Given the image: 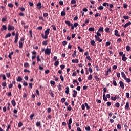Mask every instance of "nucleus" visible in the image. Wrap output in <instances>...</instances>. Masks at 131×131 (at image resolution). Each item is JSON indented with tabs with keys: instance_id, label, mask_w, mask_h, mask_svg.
I'll return each mask as SVG.
<instances>
[{
	"instance_id": "7",
	"label": "nucleus",
	"mask_w": 131,
	"mask_h": 131,
	"mask_svg": "<svg viewBox=\"0 0 131 131\" xmlns=\"http://www.w3.org/2000/svg\"><path fill=\"white\" fill-rule=\"evenodd\" d=\"M129 25H131V22L129 21L127 23H126L124 26L123 27L124 28H126V27H127L128 26H129Z\"/></svg>"
},
{
	"instance_id": "24",
	"label": "nucleus",
	"mask_w": 131,
	"mask_h": 131,
	"mask_svg": "<svg viewBox=\"0 0 131 131\" xmlns=\"http://www.w3.org/2000/svg\"><path fill=\"white\" fill-rule=\"evenodd\" d=\"M72 63H78V62H79V60L77 59H73L72 60Z\"/></svg>"
},
{
	"instance_id": "13",
	"label": "nucleus",
	"mask_w": 131,
	"mask_h": 131,
	"mask_svg": "<svg viewBox=\"0 0 131 131\" xmlns=\"http://www.w3.org/2000/svg\"><path fill=\"white\" fill-rule=\"evenodd\" d=\"M121 74L122 77L124 78V79L126 78V76L125 75V74H124V72H121Z\"/></svg>"
},
{
	"instance_id": "48",
	"label": "nucleus",
	"mask_w": 131,
	"mask_h": 131,
	"mask_svg": "<svg viewBox=\"0 0 131 131\" xmlns=\"http://www.w3.org/2000/svg\"><path fill=\"white\" fill-rule=\"evenodd\" d=\"M33 116H34V114H32L30 115V118L31 120H32V119H33Z\"/></svg>"
},
{
	"instance_id": "54",
	"label": "nucleus",
	"mask_w": 131,
	"mask_h": 131,
	"mask_svg": "<svg viewBox=\"0 0 131 131\" xmlns=\"http://www.w3.org/2000/svg\"><path fill=\"white\" fill-rule=\"evenodd\" d=\"M71 4H76V0H71Z\"/></svg>"
},
{
	"instance_id": "61",
	"label": "nucleus",
	"mask_w": 131,
	"mask_h": 131,
	"mask_svg": "<svg viewBox=\"0 0 131 131\" xmlns=\"http://www.w3.org/2000/svg\"><path fill=\"white\" fill-rule=\"evenodd\" d=\"M106 105H107V106H108V107H109L110 106H111V102H107L106 103Z\"/></svg>"
},
{
	"instance_id": "6",
	"label": "nucleus",
	"mask_w": 131,
	"mask_h": 131,
	"mask_svg": "<svg viewBox=\"0 0 131 131\" xmlns=\"http://www.w3.org/2000/svg\"><path fill=\"white\" fill-rule=\"evenodd\" d=\"M122 57V61H123V62H125V61H126V60H127V58L125 56V54L123 55Z\"/></svg>"
},
{
	"instance_id": "8",
	"label": "nucleus",
	"mask_w": 131,
	"mask_h": 131,
	"mask_svg": "<svg viewBox=\"0 0 131 131\" xmlns=\"http://www.w3.org/2000/svg\"><path fill=\"white\" fill-rule=\"evenodd\" d=\"M45 55H50V49L47 48L46 50H45Z\"/></svg>"
},
{
	"instance_id": "17",
	"label": "nucleus",
	"mask_w": 131,
	"mask_h": 131,
	"mask_svg": "<svg viewBox=\"0 0 131 131\" xmlns=\"http://www.w3.org/2000/svg\"><path fill=\"white\" fill-rule=\"evenodd\" d=\"M18 38H19V37H18V35H15V39L14 41V42L15 43H17L18 42Z\"/></svg>"
},
{
	"instance_id": "5",
	"label": "nucleus",
	"mask_w": 131,
	"mask_h": 131,
	"mask_svg": "<svg viewBox=\"0 0 131 131\" xmlns=\"http://www.w3.org/2000/svg\"><path fill=\"white\" fill-rule=\"evenodd\" d=\"M115 35L118 37H120V34L118 33V30H115Z\"/></svg>"
},
{
	"instance_id": "32",
	"label": "nucleus",
	"mask_w": 131,
	"mask_h": 131,
	"mask_svg": "<svg viewBox=\"0 0 131 131\" xmlns=\"http://www.w3.org/2000/svg\"><path fill=\"white\" fill-rule=\"evenodd\" d=\"M113 84L115 86H117V83L116 82V81L115 80H113Z\"/></svg>"
},
{
	"instance_id": "14",
	"label": "nucleus",
	"mask_w": 131,
	"mask_h": 131,
	"mask_svg": "<svg viewBox=\"0 0 131 131\" xmlns=\"http://www.w3.org/2000/svg\"><path fill=\"white\" fill-rule=\"evenodd\" d=\"M90 43L91 45V46H93V47H95V46H96L95 43L96 42H95V40H92L91 41Z\"/></svg>"
},
{
	"instance_id": "1",
	"label": "nucleus",
	"mask_w": 131,
	"mask_h": 131,
	"mask_svg": "<svg viewBox=\"0 0 131 131\" xmlns=\"http://www.w3.org/2000/svg\"><path fill=\"white\" fill-rule=\"evenodd\" d=\"M50 33V29H47L46 31L45 32V35L43 33H42L41 34L42 38L44 39H46V38H48V35Z\"/></svg>"
},
{
	"instance_id": "53",
	"label": "nucleus",
	"mask_w": 131,
	"mask_h": 131,
	"mask_svg": "<svg viewBox=\"0 0 131 131\" xmlns=\"http://www.w3.org/2000/svg\"><path fill=\"white\" fill-rule=\"evenodd\" d=\"M19 9L20 10V11H21V12H24L25 11V9L23 7L19 8Z\"/></svg>"
},
{
	"instance_id": "55",
	"label": "nucleus",
	"mask_w": 131,
	"mask_h": 131,
	"mask_svg": "<svg viewBox=\"0 0 131 131\" xmlns=\"http://www.w3.org/2000/svg\"><path fill=\"white\" fill-rule=\"evenodd\" d=\"M60 68L62 70H63V69H64V68H65V66L64 64H62L60 66Z\"/></svg>"
},
{
	"instance_id": "2",
	"label": "nucleus",
	"mask_w": 131,
	"mask_h": 131,
	"mask_svg": "<svg viewBox=\"0 0 131 131\" xmlns=\"http://www.w3.org/2000/svg\"><path fill=\"white\" fill-rule=\"evenodd\" d=\"M14 29H15V27L14 26H11V25H8V30H9V31H11V30H14Z\"/></svg>"
},
{
	"instance_id": "39",
	"label": "nucleus",
	"mask_w": 131,
	"mask_h": 131,
	"mask_svg": "<svg viewBox=\"0 0 131 131\" xmlns=\"http://www.w3.org/2000/svg\"><path fill=\"white\" fill-rule=\"evenodd\" d=\"M117 127L118 129H121V124H118Z\"/></svg>"
},
{
	"instance_id": "31",
	"label": "nucleus",
	"mask_w": 131,
	"mask_h": 131,
	"mask_svg": "<svg viewBox=\"0 0 131 131\" xmlns=\"http://www.w3.org/2000/svg\"><path fill=\"white\" fill-rule=\"evenodd\" d=\"M11 36V33H8L5 36V38H7L8 37H10Z\"/></svg>"
},
{
	"instance_id": "57",
	"label": "nucleus",
	"mask_w": 131,
	"mask_h": 131,
	"mask_svg": "<svg viewBox=\"0 0 131 131\" xmlns=\"http://www.w3.org/2000/svg\"><path fill=\"white\" fill-rule=\"evenodd\" d=\"M105 30L106 32H110L109 31L110 30V29L109 28H106L105 29Z\"/></svg>"
},
{
	"instance_id": "63",
	"label": "nucleus",
	"mask_w": 131,
	"mask_h": 131,
	"mask_svg": "<svg viewBox=\"0 0 131 131\" xmlns=\"http://www.w3.org/2000/svg\"><path fill=\"white\" fill-rule=\"evenodd\" d=\"M62 45H63V46H66V45H67V41H63L62 42Z\"/></svg>"
},
{
	"instance_id": "21",
	"label": "nucleus",
	"mask_w": 131,
	"mask_h": 131,
	"mask_svg": "<svg viewBox=\"0 0 131 131\" xmlns=\"http://www.w3.org/2000/svg\"><path fill=\"white\" fill-rule=\"evenodd\" d=\"M65 23H66V24H67V25H68V26H71V25H72V24H71V23H70V22L69 21H68V20L66 21H65Z\"/></svg>"
},
{
	"instance_id": "51",
	"label": "nucleus",
	"mask_w": 131,
	"mask_h": 131,
	"mask_svg": "<svg viewBox=\"0 0 131 131\" xmlns=\"http://www.w3.org/2000/svg\"><path fill=\"white\" fill-rule=\"evenodd\" d=\"M119 55L120 56H121V57H122V56H123V55H124V54H123V52H120L119 53Z\"/></svg>"
},
{
	"instance_id": "19",
	"label": "nucleus",
	"mask_w": 131,
	"mask_h": 131,
	"mask_svg": "<svg viewBox=\"0 0 131 131\" xmlns=\"http://www.w3.org/2000/svg\"><path fill=\"white\" fill-rule=\"evenodd\" d=\"M11 104L13 106V107H15V106H16V102L15 101V100H12L11 101Z\"/></svg>"
},
{
	"instance_id": "9",
	"label": "nucleus",
	"mask_w": 131,
	"mask_h": 131,
	"mask_svg": "<svg viewBox=\"0 0 131 131\" xmlns=\"http://www.w3.org/2000/svg\"><path fill=\"white\" fill-rule=\"evenodd\" d=\"M73 97L74 98H76V96H77V91H76V90H74L73 91Z\"/></svg>"
},
{
	"instance_id": "60",
	"label": "nucleus",
	"mask_w": 131,
	"mask_h": 131,
	"mask_svg": "<svg viewBox=\"0 0 131 131\" xmlns=\"http://www.w3.org/2000/svg\"><path fill=\"white\" fill-rule=\"evenodd\" d=\"M75 28L77 27L78 26V23H75L73 25Z\"/></svg>"
},
{
	"instance_id": "33",
	"label": "nucleus",
	"mask_w": 131,
	"mask_h": 131,
	"mask_svg": "<svg viewBox=\"0 0 131 131\" xmlns=\"http://www.w3.org/2000/svg\"><path fill=\"white\" fill-rule=\"evenodd\" d=\"M72 56L73 58H75V57H76V51H75L74 52V53L72 54Z\"/></svg>"
},
{
	"instance_id": "11",
	"label": "nucleus",
	"mask_w": 131,
	"mask_h": 131,
	"mask_svg": "<svg viewBox=\"0 0 131 131\" xmlns=\"http://www.w3.org/2000/svg\"><path fill=\"white\" fill-rule=\"evenodd\" d=\"M1 31H4V30H7V26L6 25H3L2 28L1 29Z\"/></svg>"
},
{
	"instance_id": "50",
	"label": "nucleus",
	"mask_w": 131,
	"mask_h": 131,
	"mask_svg": "<svg viewBox=\"0 0 131 131\" xmlns=\"http://www.w3.org/2000/svg\"><path fill=\"white\" fill-rule=\"evenodd\" d=\"M106 92H107V88L104 87L103 88V93H104V94H106Z\"/></svg>"
},
{
	"instance_id": "15",
	"label": "nucleus",
	"mask_w": 131,
	"mask_h": 131,
	"mask_svg": "<svg viewBox=\"0 0 131 131\" xmlns=\"http://www.w3.org/2000/svg\"><path fill=\"white\" fill-rule=\"evenodd\" d=\"M124 80H126V82H128V83H129V82H131V80L130 78H125Z\"/></svg>"
},
{
	"instance_id": "30",
	"label": "nucleus",
	"mask_w": 131,
	"mask_h": 131,
	"mask_svg": "<svg viewBox=\"0 0 131 131\" xmlns=\"http://www.w3.org/2000/svg\"><path fill=\"white\" fill-rule=\"evenodd\" d=\"M61 16H66V12H65V11L61 12Z\"/></svg>"
},
{
	"instance_id": "52",
	"label": "nucleus",
	"mask_w": 131,
	"mask_h": 131,
	"mask_svg": "<svg viewBox=\"0 0 131 131\" xmlns=\"http://www.w3.org/2000/svg\"><path fill=\"white\" fill-rule=\"evenodd\" d=\"M67 109H68V110H69V111H71V110H72V107H71V106H69L67 107Z\"/></svg>"
},
{
	"instance_id": "22",
	"label": "nucleus",
	"mask_w": 131,
	"mask_h": 131,
	"mask_svg": "<svg viewBox=\"0 0 131 131\" xmlns=\"http://www.w3.org/2000/svg\"><path fill=\"white\" fill-rule=\"evenodd\" d=\"M93 79V75L92 74L89 75V77H88V80H92Z\"/></svg>"
},
{
	"instance_id": "45",
	"label": "nucleus",
	"mask_w": 131,
	"mask_h": 131,
	"mask_svg": "<svg viewBox=\"0 0 131 131\" xmlns=\"http://www.w3.org/2000/svg\"><path fill=\"white\" fill-rule=\"evenodd\" d=\"M61 102L62 103H65L66 101V98H62L61 100Z\"/></svg>"
},
{
	"instance_id": "28",
	"label": "nucleus",
	"mask_w": 131,
	"mask_h": 131,
	"mask_svg": "<svg viewBox=\"0 0 131 131\" xmlns=\"http://www.w3.org/2000/svg\"><path fill=\"white\" fill-rule=\"evenodd\" d=\"M126 50L127 52H129V51H130V47L129 46H127Z\"/></svg>"
},
{
	"instance_id": "29",
	"label": "nucleus",
	"mask_w": 131,
	"mask_h": 131,
	"mask_svg": "<svg viewBox=\"0 0 131 131\" xmlns=\"http://www.w3.org/2000/svg\"><path fill=\"white\" fill-rule=\"evenodd\" d=\"M85 130H87V131H91V127L90 126H86L85 127Z\"/></svg>"
},
{
	"instance_id": "10",
	"label": "nucleus",
	"mask_w": 131,
	"mask_h": 131,
	"mask_svg": "<svg viewBox=\"0 0 131 131\" xmlns=\"http://www.w3.org/2000/svg\"><path fill=\"white\" fill-rule=\"evenodd\" d=\"M98 31L101 33H102V32H104V28L103 27H100Z\"/></svg>"
},
{
	"instance_id": "41",
	"label": "nucleus",
	"mask_w": 131,
	"mask_h": 131,
	"mask_svg": "<svg viewBox=\"0 0 131 131\" xmlns=\"http://www.w3.org/2000/svg\"><path fill=\"white\" fill-rule=\"evenodd\" d=\"M94 78L96 79V81H99V80H100V78L98 77L97 76H95Z\"/></svg>"
},
{
	"instance_id": "40",
	"label": "nucleus",
	"mask_w": 131,
	"mask_h": 131,
	"mask_svg": "<svg viewBox=\"0 0 131 131\" xmlns=\"http://www.w3.org/2000/svg\"><path fill=\"white\" fill-rule=\"evenodd\" d=\"M85 106L86 107L87 110H89L90 109V106H89V104H88L87 103H85Z\"/></svg>"
},
{
	"instance_id": "25",
	"label": "nucleus",
	"mask_w": 131,
	"mask_h": 131,
	"mask_svg": "<svg viewBox=\"0 0 131 131\" xmlns=\"http://www.w3.org/2000/svg\"><path fill=\"white\" fill-rule=\"evenodd\" d=\"M102 35V34H101L100 32H99L98 31L96 33V35L95 36H101Z\"/></svg>"
},
{
	"instance_id": "4",
	"label": "nucleus",
	"mask_w": 131,
	"mask_h": 131,
	"mask_svg": "<svg viewBox=\"0 0 131 131\" xmlns=\"http://www.w3.org/2000/svg\"><path fill=\"white\" fill-rule=\"evenodd\" d=\"M129 109V102H127L125 106V110H128Z\"/></svg>"
},
{
	"instance_id": "47",
	"label": "nucleus",
	"mask_w": 131,
	"mask_h": 131,
	"mask_svg": "<svg viewBox=\"0 0 131 131\" xmlns=\"http://www.w3.org/2000/svg\"><path fill=\"white\" fill-rule=\"evenodd\" d=\"M8 7H9V8H13V7H14V5L12 4V3H9L8 4Z\"/></svg>"
},
{
	"instance_id": "58",
	"label": "nucleus",
	"mask_w": 131,
	"mask_h": 131,
	"mask_svg": "<svg viewBox=\"0 0 131 131\" xmlns=\"http://www.w3.org/2000/svg\"><path fill=\"white\" fill-rule=\"evenodd\" d=\"M6 85H7V83H6V82L2 83V86H4V88H5V86H6Z\"/></svg>"
},
{
	"instance_id": "38",
	"label": "nucleus",
	"mask_w": 131,
	"mask_h": 131,
	"mask_svg": "<svg viewBox=\"0 0 131 131\" xmlns=\"http://www.w3.org/2000/svg\"><path fill=\"white\" fill-rule=\"evenodd\" d=\"M123 18H124L125 20H128V19H129V16H123Z\"/></svg>"
},
{
	"instance_id": "56",
	"label": "nucleus",
	"mask_w": 131,
	"mask_h": 131,
	"mask_svg": "<svg viewBox=\"0 0 131 131\" xmlns=\"http://www.w3.org/2000/svg\"><path fill=\"white\" fill-rule=\"evenodd\" d=\"M117 42H118V43H120L121 42V38H119L118 39V40H117Z\"/></svg>"
},
{
	"instance_id": "18",
	"label": "nucleus",
	"mask_w": 131,
	"mask_h": 131,
	"mask_svg": "<svg viewBox=\"0 0 131 131\" xmlns=\"http://www.w3.org/2000/svg\"><path fill=\"white\" fill-rule=\"evenodd\" d=\"M59 63H60V61H59V60H56L54 63V66H55V67H57V66L59 65Z\"/></svg>"
},
{
	"instance_id": "44",
	"label": "nucleus",
	"mask_w": 131,
	"mask_h": 131,
	"mask_svg": "<svg viewBox=\"0 0 131 131\" xmlns=\"http://www.w3.org/2000/svg\"><path fill=\"white\" fill-rule=\"evenodd\" d=\"M98 10H100L102 11V10H104V7L100 6L98 7Z\"/></svg>"
},
{
	"instance_id": "20",
	"label": "nucleus",
	"mask_w": 131,
	"mask_h": 131,
	"mask_svg": "<svg viewBox=\"0 0 131 131\" xmlns=\"http://www.w3.org/2000/svg\"><path fill=\"white\" fill-rule=\"evenodd\" d=\"M88 30H89V31H93V32H94V31H95V28H94V27H90V28H89Z\"/></svg>"
},
{
	"instance_id": "12",
	"label": "nucleus",
	"mask_w": 131,
	"mask_h": 131,
	"mask_svg": "<svg viewBox=\"0 0 131 131\" xmlns=\"http://www.w3.org/2000/svg\"><path fill=\"white\" fill-rule=\"evenodd\" d=\"M37 7L39 10L41 9V3L40 2L37 4Z\"/></svg>"
},
{
	"instance_id": "27",
	"label": "nucleus",
	"mask_w": 131,
	"mask_h": 131,
	"mask_svg": "<svg viewBox=\"0 0 131 131\" xmlns=\"http://www.w3.org/2000/svg\"><path fill=\"white\" fill-rule=\"evenodd\" d=\"M72 124V119L71 118H70L69 120V122H68V124L71 125Z\"/></svg>"
},
{
	"instance_id": "36",
	"label": "nucleus",
	"mask_w": 131,
	"mask_h": 131,
	"mask_svg": "<svg viewBox=\"0 0 131 131\" xmlns=\"http://www.w3.org/2000/svg\"><path fill=\"white\" fill-rule=\"evenodd\" d=\"M17 81H19V82L22 81V78H21V77L19 76L18 77V78L17 79Z\"/></svg>"
},
{
	"instance_id": "26",
	"label": "nucleus",
	"mask_w": 131,
	"mask_h": 131,
	"mask_svg": "<svg viewBox=\"0 0 131 131\" xmlns=\"http://www.w3.org/2000/svg\"><path fill=\"white\" fill-rule=\"evenodd\" d=\"M66 93L67 95H68V94H69V87H68V86L66 87Z\"/></svg>"
},
{
	"instance_id": "3",
	"label": "nucleus",
	"mask_w": 131,
	"mask_h": 131,
	"mask_svg": "<svg viewBox=\"0 0 131 131\" xmlns=\"http://www.w3.org/2000/svg\"><path fill=\"white\" fill-rule=\"evenodd\" d=\"M119 83L120 86L121 87V89H122V90H123V89H124V83L122 82V81H120L119 82Z\"/></svg>"
},
{
	"instance_id": "46",
	"label": "nucleus",
	"mask_w": 131,
	"mask_h": 131,
	"mask_svg": "<svg viewBox=\"0 0 131 131\" xmlns=\"http://www.w3.org/2000/svg\"><path fill=\"white\" fill-rule=\"evenodd\" d=\"M101 15H100V13H96L95 14V18H97V17H100Z\"/></svg>"
},
{
	"instance_id": "35",
	"label": "nucleus",
	"mask_w": 131,
	"mask_h": 131,
	"mask_svg": "<svg viewBox=\"0 0 131 131\" xmlns=\"http://www.w3.org/2000/svg\"><path fill=\"white\" fill-rule=\"evenodd\" d=\"M115 106H116V107H117V108H119V106H120V104L119 103V102H117L115 104Z\"/></svg>"
},
{
	"instance_id": "37",
	"label": "nucleus",
	"mask_w": 131,
	"mask_h": 131,
	"mask_svg": "<svg viewBox=\"0 0 131 131\" xmlns=\"http://www.w3.org/2000/svg\"><path fill=\"white\" fill-rule=\"evenodd\" d=\"M95 39L97 40V41H98V40L100 39V37L99 36H96L95 35Z\"/></svg>"
},
{
	"instance_id": "64",
	"label": "nucleus",
	"mask_w": 131,
	"mask_h": 131,
	"mask_svg": "<svg viewBox=\"0 0 131 131\" xmlns=\"http://www.w3.org/2000/svg\"><path fill=\"white\" fill-rule=\"evenodd\" d=\"M37 60L38 61V62H39V61H40V59L39 58V55L37 56Z\"/></svg>"
},
{
	"instance_id": "34",
	"label": "nucleus",
	"mask_w": 131,
	"mask_h": 131,
	"mask_svg": "<svg viewBox=\"0 0 131 131\" xmlns=\"http://www.w3.org/2000/svg\"><path fill=\"white\" fill-rule=\"evenodd\" d=\"M19 48L22 49V47L23 46V43H22V41H19Z\"/></svg>"
},
{
	"instance_id": "23",
	"label": "nucleus",
	"mask_w": 131,
	"mask_h": 131,
	"mask_svg": "<svg viewBox=\"0 0 131 131\" xmlns=\"http://www.w3.org/2000/svg\"><path fill=\"white\" fill-rule=\"evenodd\" d=\"M111 100L112 101H116L117 97H116V96L113 97V96H111Z\"/></svg>"
},
{
	"instance_id": "43",
	"label": "nucleus",
	"mask_w": 131,
	"mask_h": 131,
	"mask_svg": "<svg viewBox=\"0 0 131 131\" xmlns=\"http://www.w3.org/2000/svg\"><path fill=\"white\" fill-rule=\"evenodd\" d=\"M110 45H111V42L110 41H107L105 43V46H106V47L110 46Z\"/></svg>"
},
{
	"instance_id": "16",
	"label": "nucleus",
	"mask_w": 131,
	"mask_h": 131,
	"mask_svg": "<svg viewBox=\"0 0 131 131\" xmlns=\"http://www.w3.org/2000/svg\"><path fill=\"white\" fill-rule=\"evenodd\" d=\"M109 72H111V68H109L108 70L105 72L106 76H108Z\"/></svg>"
},
{
	"instance_id": "42",
	"label": "nucleus",
	"mask_w": 131,
	"mask_h": 131,
	"mask_svg": "<svg viewBox=\"0 0 131 131\" xmlns=\"http://www.w3.org/2000/svg\"><path fill=\"white\" fill-rule=\"evenodd\" d=\"M50 83L51 85H55V84H56V82H55L54 81H51Z\"/></svg>"
},
{
	"instance_id": "62",
	"label": "nucleus",
	"mask_w": 131,
	"mask_h": 131,
	"mask_svg": "<svg viewBox=\"0 0 131 131\" xmlns=\"http://www.w3.org/2000/svg\"><path fill=\"white\" fill-rule=\"evenodd\" d=\"M126 98H129V93L127 92L126 93Z\"/></svg>"
},
{
	"instance_id": "59",
	"label": "nucleus",
	"mask_w": 131,
	"mask_h": 131,
	"mask_svg": "<svg viewBox=\"0 0 131 131\" xmlns=\"http://www.w3.org/2000/svg\"><path fill=\"white\" fill-rule=\"evenodd\" d=\"M128 6V5H127V4H125V3H124V4H123V7H124V8L125 9H126V8H127Z\"/></svg>"
},
{
	"instance_id": "49",
	"label": "nucleus",
	"mask_w": 131,
	"mask_h": 131,
	"mask_svg": "<svg viewBox=\"0 0 131 131\" xmlns=\"http://www.w3.org/2000/svg\"><path fill=\"white\" fill-rule=\"evenodd\" d=\"M22 125H23V124H22V122H20L19 123H18V127H21Z\"/></svg>"
}]
</instances>
